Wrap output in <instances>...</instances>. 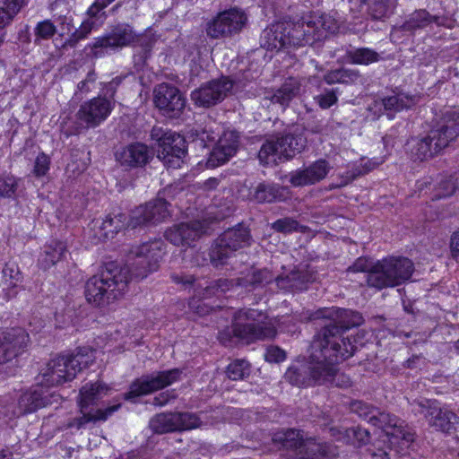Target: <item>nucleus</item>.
Returning <instances> with one entry per match:
<instances>
[{
    "instance_id": "1",
    "label": "nucleus",
    "mask_w": 459,
    "mask_h": 459,
    "mask_svg": "<svg viewBox=\"0 0 459 459\" xmlns=\"http://www.w3.org/2000/svg\"><path fill=\"white\" fill-rule=\"evenodd\" d=\"M164 242L154 239L131 248L124 268L108 264L100 273L91 277L85 284L89 303L105 307L118 299L126 291L129 280H143L159 267L164 251Z\"/></svg>"
},
{
    "instance_id": "2",
    "label": "nucleus",
    "mask_w": 459,
    "mask_h": 459,
    "mask_svg": "<svg viewBox=\"0 0 459 459\" xmlns=\"http://www.w3.org/2000/svg\"><path fill=\"white\" fill-rule=\"evenodd\" d=\"M334 342L316 340L314 338L311 343V354L308 360L298 362L289 367L284 377L292 385L307 387L315 385H325L346 388L351 385V378L339 371L337 365L343 361L344 353H333L329 345L334 346Z\"/></svg>"
},
{
    "instance_id": "3",
    "label": "nucleus",
    "mask_w": 459,
    "mask_h": 459,
    "mask_svg": "<svg viewBox=\"0 0 459 459\" xmlns=\"http://www.w3.org/2000/svg\"><path fill=\"white\" fill-rule=\"evenodd\" d=\"M459 136V111L448 109L442 113L426 135L411 137L406 150L420 161L438 155Z\"/></svg>"
},
{
    "instance_id": "4",
    "label": "nucleus",
    "mask_w": 459,
    "mask_h": 459,
    "mask_svg": "<svg viewBox=\"0 0 459 459\" xmlns=\"http://www.w3.org/2000/svg\"><path fill=\"white\" fill-rule=\"evenodd\" d=\"M312 319L325 320L322 329L315 335V339L334 342V346L329 345V350L333 354L344 353L347 351V356H343V360L353 355L355 347L349 338L342 337V333L363 323L360 313L339 307H324L316 311Z\"/></svg>"
},
{
    "instance_id": "5",
    "label": "nucleus",
    "mask_w": 459,
    "mask_h": 459,
    "mask_svg": "<svg viewBox=\"0 0 459 459\" xmlns=\"http://www.w3.org/2000/svg\"><path fill=\"white\" fill-rule=\"evenodd\" d=\"M273 441L288 451L285 459H334L338 455L335 446L308 437L300 429L278 431L274 433Z\"/></svg>"
},
{
    "instance_id": "6",
    "label": "nucleus",
    "mask_w": 459,
    "mask_h": 459,
    "mask_svg": "<svg viewBox=\"0 0 459 459\" xmlns=\"http://www.w3.org/2000/svg\"><path fill=\"white\" fill-rule=\"evenodd\" d=\"M94 359V351L89 347L79 348L72 354L54 358L39 374V383L49 387L72 381L76 374L89 367Z\"/></svg>"
},
{
    "instance_id": "7",
    "label": "nucleus",
    "mask_w": 459,
    "mask_h": 459,
    "mask_svg": "<svg viewBox=\"0 0 459 459\" xmlns=\"http://www.w3.org/2000/svg\"><path fill=\"white\" fill-rule=\"evenodd\" d=\"M307 140L301 134H277L270 135L262 143L257 153L260 164L273 166L278 161L289 160L306 148Z\"/></svg>"
},
{
    "instance_id": "8",
    "label": "nucleus",
    "mask_w": 459,
    "mask_h": 459,
    "mask_svg": "<svg viewBox=\"0 0 459 459\" xmlns=\"http://www.w3.org/2000/svg\"><path fill=\"white\" fill-rule=\"evenodd\" d=\"M414 272V264L409 258L391 256L378 260L368 278V287L376 290L393 288L407 281Z\"/></svg>"
},
{
    "instance_id": "9",
    "label": "nucleus",
    "mask_w": 459,
    "mask_h": 459,
    "mask_svg": "<svg viewBox=\"0 0 459 459\" xmlns=\"http://www.w3.org/2000/svg\"><path fill=\"white\" fill-rule=\"evenodd\" d=\"M238 341L251 343L257 340L271 339L275 336L276 329L261 311L253 308H242L233 316Z\"/></svg>"
},
{
    "instance_id": "10",
    "label": "nucleus",
    "mask_w": 459,
    "mask_h": 459,
    "mask_svg": "<svg viewBox=\"0 0 459 459\" xmlns=\"http://www.w3.org/2000/svg\"><path fill=\"white\" fill-rule=\"evenodd\" d=\"M104 390L105 387L99 383H88L82 387L80 391L82 416L73 419L69 423L70 428L81 429L85 428L88 423L97 420H105L120 407V405H114L108 407L105 411L100 409L94 411L93 408L89 409V407L105 393Z\"/></svg>"
},
{
    "instance_id": "11",
    "label": "nucleus",
    "mask_w": 459,
    "mask_h": 459,
    "mask_svg": "<svg viewBox=\"0 0 459 459\" xmlns=\"http://www.w3.org/2000/svg\"><path fill=\"white\" fill-rule=\"evenodd\" d=\"M247 22V15L238 7L219 12L205 23V32L212 39L230 38L238 34Z\"/></svg>"
},
{
    "instance_id": "12",
    "label": "nucleus",
    "mask_w": 459,
    "mask_h": 459,
    "mask_svg": "<svg viewBox=\"0 0 459 459\" xmlns=\"http://www.w3.org/2000/svg\"><path fill=\"white\" fill-rule=\"evenodd\" d=\"M415 414H422L429 425L437 431L451 433L456 430L459 417L446 408H441L437 400L415 399L411 403Z\"/></svg>"
},
{
    "instance_id": "13",
    "label": "nucleus",
    "mask_w": 459,
    "mask_h": 459,
    "mask_svg": "<svg viewBox=\"0 0 459 459\" xmlns=\"http://www.w3.org/2000/svg\"><path fill=\"white\" fill-rule=\"evenodd\" d=\"M137 33L133 27L127 23H118L101 37L94 39V41L88 44L92 56L101 57L108 49L117 50L128 47L136 41Z\"/></svg>"
},
{
    "instance_id": "14",
    "label": "nucleus",
    "mask_w": 459,
    "mask_h": 459,
    "mask_svg": "<svg viewBox=\"0 0 459 459\" xmlns=\"http://www.w3.org/2000/svg\"><path fill=\"white\" fill-rule=\"evenodd\" d=\"M370 424L383 430L384 443L387 440L391 444H401L407 448L414 441V433L404 425L403 420L395 415L380 411L379 409L375 416H370Z\"/></svg>"
},
{
    "instance_id": "15",
    "label": "nucleus",
    "mask_w": 459,
    "mask_h": 459,
    "mask_svg": "<svg viewBox=\"0 0 459 459\" xmlns=\"http://www.w3.org/2000/svg\"><path fill=\"white\" fill-rule=\"evenodd\" d=\"M182 370L172 368L143 375L132 382L126 399H133L161 390L181 379Z\"/></svg>"
},
{
    "instance_id": "16",
    "label": "nucleus",
    "mask_w": 459,
    "mask_h": 459,
    "mask_svg": "<svg viewBox=\"0 0 459 459\" xmlns=\"http://www.w3.org/2000/svg\"><path fill=\"white\" fill-rule=\"evenodd\" d=\"M202 141L205 138L210 142L217 143L211 152L207 160L208 167H218L227 162L237 152L238 147V134L235 131H224L221 135L215 134L213 131L204 129L200 134Z\"/></svg>"
},
{
    "instance_id": "17",
    "label": "nucleus",
    "mask_w": 459,
    "mask_h": 459,
    "mask_svg": "<svg viewBox=\"0 0 459 459\" xmlns=\"http://www.w3.org/2000/svg\"><path fill=\"white\" fill-rule=\"evenodd\" d=\"M234 82L227 76H221L204 83L191 93L195 105L210 108L221 102L232 91Z\"/></svg>"
},
{
    "instance_id": "18",
    "label": "nucleus",
    "mask_w": 459,
    "mask_h": 459,
    "mask_svg": "<svg viewBox=\"0 0 459 459\" xmlns=\"http://www.w3.org/2000/svg\"><path fill=\"white\" fill-rule=\"evenodd\" d=\"M168 205V202L163 198H156L143 205H139L132 211L128 220V227L135 229L163 221L169 216Z\"/></svg>"
},
{
    "instance_id": "19",
    "label": "nucleus",
    "mask_w": 459,
    "mask_h": 459,
    "mask_svg": "<svg viewBox=\"0 0 459 459\" xmlns=\"http://www.w3.org/2000/svg\"><path fill=\"white\" fill-rule=\"evenodd\" d=\"M114 108V103L106 98L98 96L83 102L76 113L81 126L94 128L104 122Z\"/></svg>"
},
{
    "instance_id": "20",
    "label": "nucleus",
    "mask_w": 459,
    "mask_h": 459,
    "mask_svg": "<svg viewBox=\"0 0 459 459\" xmlns=\"http://www.w3.org/2000/svg\"><path fill=\"white\" fill-rule=\"evenodd\" d=\"M30 342L29 333L22 327L0 331V364L12 360L22 353Z\"/></svg>"
},
{
    "instance_id": "21",
    "label": "nucleus",
    "mask_w": 459,
    "mask_h": 459,
    "mask_svg": "<svg viewBox=\"0 0 459 459\" xmlns=\"http://www.w3.org/2000/svg\"><path fill=\"white\" fill-rule=\"evenodd\" d=\"M287 44L289 47H302L312 45L320 40V33L310 22L308 16L302 17L297 22L282 21Z\"/></svg>"
},
{
    "instance_id": "22",
    "label": "nucleus",
    "mask_w": 459,
    "mask_h": 459,
    "mask_svg": "<svg viewBox=\"0 0 459 459\" xmlns=\"http://www.w3.org/2000/svg\"><path fill=\"white\" fill-rule=\"evenodd\" d=\"M187 153L186 142L185 138L172 132L162 140L159 146L157 157L169 169H178L184 162Z\"/></svg>"
},
{
    "instance_id": "23",
    "label": "nucleus",
    "mask_w": 459,
    "mask_h": 459,
    "mask_svg": "<svg viewBox=\"0 0 459 459\" xmlns=\"http://www.w3.org/2000/svg\"><path fill=\"white\" fill-rule=\"evenodd\" d=\"M45 385L39 383L34 388L23 393L18 402L21 414L31 413L39 408L58 403L61 397L55 392H50Z\"/></svg>"
},
{
    "instance_id": "24",
    "label": "nucleus",
    "mask_w": 459,
    "mask_h": 459,
    "mask_svg": "<svg viewBox=\"0 0 459 459\" xmlns=\"http://www.w3.org/2000/svg\"><path fill=\"white\" fill-rule=\"evenodd\" d=\"M155 106L169 117L178 116L186 106V100L178 88L161 83L154 90Z\"/></svg>"
},
{
    "instance_id": "25",
    "label": "nucleus",
    "mask_w": 459,
    "mask_h": 459,
    "mask_svg": "<svg viewBox=\"0 0 459 459\" xmlns=\"http://www.w3.org/2000/svg\"><path fill=\"white\" fill-rule=\"evenodd\" d=\"M332 166L325 159H319L307 167L290 173V183L294 186L314 185L326 178Z\"/></svg>"
},
{
    "instance_id": "26",
    "label": "nucleus",
    "mask_w": 459,
    "mask_h": 459,
    "mask_svg": "<svg viewBox=\"0 0 459 459\" xmlns=\"http://www.w3.org/2000/svg\"><path fill=\"white\" fill-rule=\"evenodd\" d=\"M152 158V152L142 143H134L116 152V160L126 169L142 168Z\"/></svg>"
},
{
    "instance_id": "27",
    "label": "nucleus",
    "mask_w": 459,
    "mask_h": 459,
    "mask_svg": "<svg viewBox=\"0 0 459 459\" xmlns=\"http://www.w3.org/2000/svg\"><path fill=\"white\" fill-rule=\"evenodd\" d=\"M281 22L266 27L260 39L261 47L267 50H281L288 48L286 33Z\"/></svg>"
},
{
    "instance_id": "28",
    "label": "nucleus",
    "mask_w": 459,
    "mask_h": 459,
    "mask_svg": "<svg viewBox=\"0 0 459 459\" xmlns=\"http://www.w3.org/2000/svg\"><path fill=\"white\" fill-rule=\"evenodd\" d=\"M94 229L100 230V238H112L118 231L128 227L127 217L124 213L108 214L101 221L96 220L93 222Z\"/></svg>"
},
{
    "instance_id": "29",
    "label": "nucleus",
    "mask_w": 459,
    "mask_h": 459,
    "mask_svg": "<svg viewBox=\"0 0 459 459\" xmlns=\"http://www.w3.org/2000/svg\"><path fill=\"white\" fill-rule=\"evenodd\" d=\"M432 22L438 26H444V19L440 16H433L424 9L414 11L411 13L401 29L404 31L414 33L418 30L428 27Z\"/></svg>"
},
{
    "instance_id": "30",
    "label": "nucleus",
    "mask_w": 459,
    "mask_h": 459,
    "mask_svg": "<svg viewBox=\"0 0 459 459\" xmlns=\"http://www.w3.org/2000/svg\"><path fill=\"white\" fill-rule=\"evenodd\" d=\"M219 238L236 252L238 249L250 246L252 242L250 230L240 223L228 229Z\"/></svg>"
},
{
    "instance_id": "31",
    "label": "nucleus",
    "mask_w": 459,
    "mask_h": 459,
    "mask_svg": "<svg viewBox=\"0 0 459 459\" xmlns=\"http://www.w3.org/2000/svg\"><path fill=\"white\" fill-rule=\"evenodd\" d=\"M252 198L259 204L281 202L286 199V189L274 184L259 183Z\"/></svg>"
},
{
    "instance_id": "32",
    "label": "nucleus",
    "mask_w": 459,
    "mask_h": 459,
    "mask_svg": "<svg viewBox=\"0 0 459 459\" xmlns=\"http://www.w3.org/2000/svg\"><path fill=\"white\" fill-rule=\"evenodd\" d=\"M301 83L299 79L290 77L270 97L273 103L288 106L289 103L299 95Z\"/></svg>"
},
{
    "instance_id": "33",
    "label": "nucleus",
    "mask_w": 459,
    "mask_h": 459,
    "mask_svg": "<svg viewBox=\"0 0 459 459\" xmlns=\"http://www.w3.org/2000/svg\"><path fill=\"white\" fill-rule=\"evenodd\" d=\"M236 255V251L221 239L219 237L212 242L209 250L211 264L215 268H221L229 264V261Z\"/></svg>"
},
{
    "instance_id": "34",
    "label": "nucleus",
    "mask_w": 459,
    "mask_h": 459,
    "mask_svg": "<svg viewBox=\"0 0 459 459\" xmlns=\"http://www.w3.org/2000/svg\"><path fill=\"white\" fill-rule=\"evenodd\" d=\"M177 412H162L154 415L149 421V427L155 434L178 432Z\"/></svg>"
},
{
    "instance_id": "35",
    "label": "nucleus",
    "mask_w": 459,
    "mask_h": 459,
    "mask_svg": "<svg viewBox=\"0 0 459 459\" xmlns=\"http://www.w3.org/2000/svg\"><path fill=\"white\" fill-rule=\"evenodd\" d=\"M324 81L329 84H354L362 80V76L356 69L338 68L328 71L324 74Z\"/></svg>"
},
{
    "instance_id": "36",
    "label": "nucleus",
    "mask_w": 459,
    "mask_h": 459,
    "mask_svg": "<svg viewBox=\"0 0 459 459\" xmlns=\"http://www.w3.org/2000/svg\"><path fill=\"white\" fill-rule=\"evenodd\" d=\"M70 19L66 16H54V21L46 19L41 22H39L34 28V35H35V42H39L40 40H47L51 39L57 31L56 25L55 22L58 23L61 26L66 24L70 25Z\"/></svg>"
},
{
    "instance_id": "37",
    "label": "nucleus",
    "mask_w": 459,
    "mask_h": 459,
    "mask_svg": "<svg viewBox=\"0 0 459 459\" xmlns=\"http://www.w3.org/2000/svg\"><path fill=\"white\" fill-rule=\"evenodd\" d=\"M273 279V277L270 271L266 269L256 270L247 274L245 277L238 278L236 280V284L248 290H254L265 286L270 283Z\"/></svg>"
},
{
    "instance_id": "38",
    "label": "nucleus",
    "mask_w": 459,
    "mask_h": 459,
    "mask_svg": "<svg viewBox=\"0 0 459 459\" xmlns=\"http://www.w3.org/2000/svg\"><path fill=\"white\" fill-rule=\"evenodd\" d=\"M415 104L413 97L404 93H399L388 97H385L380 101H376V106H381L385 111L399 112L403 109L411 108Z\"/></svg>"
},
{
    "instance_id": "39",
    "label": "nucleus",
    "mask_w": 459,
    "mask_h": 459,
    "mask_svg": "<svg viewBox=\"0 0 459 459\" xmlns=\"http://www.w3.org/2000/svg\"><path fill=\"white\" fill-rule=\"evenodd\" d=\"M66 251L65 243L58 240H52L45 247L44 253L39 260L41 266L46 270L56 264L62 259Z\"/></svg>"
},
{
    "instance_id": "40",
    "label": "nucleus",
    "mask_w": 459,
    "mask_h": 459,
    "mask_svg": "<svg viewBox=\"0 0 459 459\" xmlns=\"http://www.w3.org/2000/svg\"><path fill=\"white\" fill-rule=\"evenodd\" d=\"M310 22H313V27L320 33V40L325 37V33H335L339 30L338 21L329 13H314L308 15Z\"/></svg>"
},
{
    "instance_id": "41",
    "label": "nucleus",
    "mask_w": 459,
    "mask_h": 459,
    "mask_svg": "<svg viewBox=\"0 0 459 459\" xmlns=\"http://www.w3.org/2000/svg\"><path fill=\"white\" fill-rule=\"evenodd\" d=\"M275 281L281 290H301L305 288L307 275L300 272H291L285 277H277Z\"/></svg>"
},
{
    "instance_id": "42",
    "label": "nucleus",
    "mask_w": 459,
    "mask_h": 459,
    "mask_svg": "<svg viewBox=\"0 0 459 459\" xmlns=\"http://www.w3.org/2000/svg\"><path fill=\"white\" fill-rule=\"evenodd\" d=\"M347 57L352 64L368 65L379 60V54L369 48H358L347 51Z\"/></svg>"
},
{
    "instance_id": "43",
    "label": "nucleus",
    "mask_w": 459,
    "mask_h": 459,
    "mask_svg": "<svg viewBox=\"0 0 459 459\" xmlns=\"http://www.w3.org/2000/svg\"><path fill=\"white\" fill-rule=\"evenodd\" d=\"M395 6V0H370L368 15L373 20H384L387 18Z\"/></svg>"
},
{
    "instance_id": "44",
    "label": "nucleus",
    "mask_w": 459,
    "mask_h": 459,
    "mask_svg": "<svg viewBox=\"0 0 459 459\" xmlns=\"http://www.w3.org/2000/svg\"><path fill=\"white\" fill-rule=\"evenodd\" d=\"M84 20L79 28H77L65 41L64 46L69 48H75L77 44L89 37L91 33L92 30L95 27V21L92 20L93 17Z\"/></svg>"
},
{
    "instance_id": "45",
    "label": "nucleus",
    "mask_w": 459,
    "mask_h": 459,
    "mask_svg": "<svg viewBox=\"0 0 459 459\" xmlns=\"http://www.w3.org/2000/svg\"><path fill=\"white\" fill-rule=\"evenodd\" d=\"M19 180L10 173H0V197L13 199L19 187Z\"/></svg>"
},
{
    "instance_id": "46",
    "label": "nucleus",
    "mask_w": 459,
    "mask_h": 459,
    "mask_svg": "<svg viewBox=\"0 0 459 459\" xmlns=\"http://www.w3.org/2000/svg\"><path fill=\"white\" fill-rule=\"evenodd\" d=\"M456 190H459V175L446 177L439 181L433 199L451 196Z\"/></svg>"
},
{
    "instance_id": "47",
    "label": "nucleus",
    "mask_w": 459,
    "mask_h": 459,
    "mask_svg": "<svg viewBox=\"0 0 459 459\" xmlns=\"http://www.w3.org/2000/svg\"><path fill=\"white\" fill-rule=\"evenodd\" d=\"M184 236L186 246H189L191 242L198 239L202 235L205 234L208 226L205 222L200 221H194L191 222H183Z\"/></svg>"
},
{
    "instance_id": "48",
    "label": "nucleus",
    "mask_w": 459,
    "mask_h": 459,
    "mask_svg": "<svg viewBox=\"0 0 459 459\" xmlns=\"http://www.w3.org/2000/svg\"><path fill=\"white\" fill-rule=\"evenodd\" d=\"M226 374L233 381L244 379L250 375V364L245 359H236L229 364Z\"/></svg>"
},
{
    "instance_id": "49",
    "label": "nucleus",
    "mask_w": 459,
    "mask_h": 459,
    "mask_svg": "<svg viewBox=\"0 0 459 459\" xmlns=\"http://www.w3.org/2000/svg\"><path fill=\"white\" fill-rule=\"evenodd\" d=\"M272 229L280 233L290 234L292 232H305L307 227L300 225L296 220L290 217H284L272 223Z\"/></svg>"
},
{
    "instance_id": "50",
    "label": "nucleus",
    "mask_w": 459,
    "mask_h": 459,
    "mask_svg": "<svg viewBox=\"0 0 459 459\" xmlns=\"http://www.w3.org/2000/svg\"><path fill=\"white\" fill-rule=\"evenodd\" d=\"M382 440L383 437L378 440L375 450L371 452L373 459H391L393 451L397 454L400 453V449L403 450L405 447L401 444H391L387 440L384 443Z\"/></svg>"
},
{
    "instance_id": "51",
    "label": "nucleus",
    "mask_w": 459,
    "mask_h": 459,
    "mask_svg": "<svg viewBox=\"0 0 459 459\" xmlns=\"http://www.w3.org/2000/svg\"><path fill=\"white\" fill-rule=\"evenodd\" d=\"M338 94V88H324L314 100L321 108L327 109L337 103Z\"/></svg>"
},
{
    "instance_id": "52",
    "label": "nucleus",
    "mask_w": 459,
    "mask_h": 459,
    "mask_svg": "<svg viewBox=\"0 0 459 459\" xmlns=\"http://www.w3.org/2000/svg\"><path fill=\"white\" fill-rule=\"evenodd\" d=\"M177 425H178V432L191 430L201 426L200 418L193 412H177Z\"/></svg>"
},
{
    "instance_id": "53",
    "label": "nucleus",
    "mask_w": 459,
    "mask_h": 459,
    "mask_svg": "<svg viewBox=\"0 0 459 459\" xmlns=\"http://www.w3.org/2000/svg\"><path fill=\"white\" fill-rule=\"evenodd\" d=\"M381 163L382 160L379 161L377 160H361L359 165L354 166L351 169L347 171V177L350 180H353L358 177L368 173Z\"/></svg>"
},
{
    "instance_id": "54",
    "label": "nucleus",
    "mask_w": 459,
    "mask_h": 459,
    "mask_svg": "<svg viewBox=\"0 0 459 459\" xmlns=\"http://www.w3.org/2000/svg\"><path fill=\"white\" fill-rule=\"evenodd\" d=\"M234 284L233 280L223 278L212 281L204 288V295L208 298L216 295L218 292H225L232 288Z\"/></svg>"
},
{
    "instance_id": "55",
    "label": "nucleus",
    "mask_w": 459,
    "mask_h": 459,
    "mask_svg": "<svg viewBox=\"0 0 459 459\" xmlns=\"http://www.w3.org/2000/svg\"><path fill=\"white\" fill-rule=\"evenodd\" d=\"M377 407L363 401H353L351 403V410L359 417L368 420L370 423V416H375L377 412Z\"/></svg>"
},
{
    "instance_id": "56",
    "label": "nucleus",
    "mask_w": 459,
    "mask_h": 459,
    "mask_svg": "<svg viewBox=\"0 0 459 459\" xmlns=\"http://www.w3.org/2000/svg\"><path fill=\"white\" fill-rule=\"evenodd\" d=\"M183 223L176 224L165 231L164 237L174 246H186Z\"/></svg>"
},
{
    "instance_id": "57",
    "label": "nucleus",
    "mask_w": 459,
    "mask_h": 459,
    "mask_svg": "<svg viewBox=\"0 0 459 459\" xmlns=\"http://www.w3.org/2000/svg\"><path fill=\"white\" fill-rule=\"evenodd\" d=\"M3 278L11 286H15L21 280V273L14 262H8L3 268Z\"/></svg>"
},
{
    "instance_id": "58",
    "label": "nucleus",
    "mask_w": 459,
    "mask_h": 459,
    "mask_svg": "<svg viewBox=\"0 0 459 459\" xmlns=\"http://www.w3.org/2000/svg\"><path fill=\"white\" fill-rule=\"evenodd\" d=\"M348 437H353L359 446H364L369 442L370 434L368 429L361 427H354L347 429Z\"/></svg>"
},
{
    "instance_id": "59",
    "label": "nucleus",
    "mask_w": 459,
    "mask_h": 459,
    "mask_svg": "<svg viewBox=\"0 0 459 459\" xmlns=\"http://www.w3.org/2000/svg\"><path fill=\"white\" fill-rule=\"evenodd\" d=\"M140 45H139V53L135 55V57L138 56L139 60L142 62H145L146 59L151 56V52L152 50V48L156 42L155 39L152 37H143L139 39Z\"/></svg>"
},
{
    "instance_id": "60",
    "label": "nucleus",
    "mask_w": 459,
    "mask_h": 459,
    "mask_svg": "<svg viewBox=\"0 0 459 459\" xmlns=\"http://www.w3.org/2000/svg\"><path fill=\"white\" fill-rule=\"evenodd\" d=\"M375 267V263H372L368 261L365 257H359L358 258L352 265H351L348 269L350 272L353 273H359V272H364L367 273L366 278H367V283L368 284V278L371 274V272L373 271Z\"/></svg>"
},
{
    "instance_id": "61",
    "label": "nucleus",
    "mask_w": 459,
    "mask_h": 459,
    "mask_svg": "<svg viewBox=\"0 0 459 459\" xmlns=\"http://www.w3.org/2000/svg\"><path fill=\"white\" fill-rule=\"evenodd\" d=\"M218 339L221 344L226 347L232 346L238 342L237 333L235 332L234 320H232L231 326H228L219 332Z\"/></svg>"
},
{
    "instance_id": "62",
    "label": "nucleus",
    "mask_w": 459,
    "mask_h": 459,
    "mask_svg": "<svg viewBox=\"0 0 459 459\" xmlns=\"http://www.w3.org/2000/svg\"><path fill=\"white\" fill-rule=\"evenodd\" d=\"M49 157L44 152L39 153L35 160L33 169L34 175L38 178L45 176L49 169Z\"/></svg>"
},
{
    "instance_id": "63",
    "label": "nucleus",
    "mask_w": 459,
    "mask_h": 459,
    "mask_svg": "<svg viewBox=\"0 0 459 459\" xmlns=\"http://www.w3.org/2000/svg\"><path fill=\"white\" fill-rule=\"evenodd\" d=\"M264 359L271 363H279L286 359V354L283 350L277 346H270L266 349Z\"/></svg>"
},
{
    "instance_id": "64",
    "label": "nucleus",
    "mask_w": 459,
    "mask_h": 459,
    "mask_svg": "<svg viewBox=\"0 0 459 459\" xmlns=\"http://www.w3.org/2000/svg\"><path fill=\"white\" fill-rule=\"evenodd\" d=\"M120 83L121 78L119 77H116L110 82L103 83L102 95L100 96L110 100L115 104L114 97Z\"/></svg>"
}]
</instances>
